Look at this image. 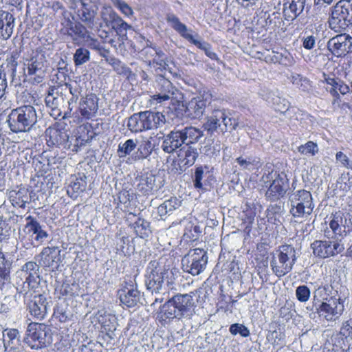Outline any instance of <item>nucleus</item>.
<instances>
[{
    "label": "nucleus",
    "instance_id": "obj_4",
    "mask_svg": "<svg viewBox=\"0 0 352 352\" xmlns=\"http://www.w3.org/2000/svg\"><path fill=\"white\" fill-rule=\"evenodd\" d=\"M298 258L296 250L291 245H283L274 254L270 267L272 272L278 278L289 273Z\"/></svg>",
    "mask_w": 352,
    "mask_h": 352
},
{
    "label": "nucleus",
    "instance_id": "obj_33",
    "mask_svg": "<svg viewBox=\"0 0 352 352\" xmlns=\"http://www.w3.org/2000/svg\"><path fill=\"white\" fill-rule=\"evenodd\" d=\"M223 116V111L215 110L210 116L208 117L206 122L204 124V129L211 134L214 131L221 132V118Z\"/></svg>",
    "mask_w": 352,
    "mask_h": 352
},
{
    "label": "nucleus",
    "instance_id": "obj_24",
    "mask_svg": "<svg viewBox=\"0 0 352 352\" xmlns=\"http://www.w3.org/2000/svg\"><path fill=\"white\" fill-rule=\"evenodd\" d=\"M3 344L7 352H24L19 338V332L16 329L5 330Z\"/></svg>",
    "mask_w": 352,
    "mask_h": 352
},
{
    "label": "nucleus",
    "instance_id": "obj_51",
    "mask_svg": "<svg viewBox=\"0 0 352 352\" xmlns=\"http://www.w3.org/2000/svg\"><path fill=\"white\" fill-rule=\"evenodd\" d=\"M26 221L27 223L25 226L24 231L30 235L36 234L41 227L40 223L32 216L27 217Z\"/></svg>",
    "mask_w": 352,
    "mask_h": 352
},
{
    "label": "nucleus",
    "instance_id": "obj_57",
    "mask_svg": "<svg viewBox=\"0 0 352 352\" xmlns=\"http://www.w3.org/2000/svg\"><path fill=\"white\" fill-rule=\"evenodd\" d=\"M340 333L346 339H352V318L342 322Z\"/></svg>",
    "mask_w": 352,
    "mask_h": 352
},
{
    "label": "nucleus",
    "instance_id": "obj_31",
    "mask_svg": "<svg viewBox=\"0 0 352 352\" xmlns=\"http://www.w3.org/2000/svg\"><path fill=\"white\" fill-rule=\"evenodd\" d=\"M346 221V219H344V214L341 211L336 212L330 216L329 228L336 237L338 235L341 236L343 232H345L344 221Z\"/></svg>",
    "mask_w": 352,
    "mask_h": 352
},
{
    "label": "nucleus",
    "instance_id": "obj_45",
    "mask_svg": "<svg viewBox=\"0 0 352 352\" xmlns=\"http://www.w3.org/2000/svg\"><path fill=\"white\" fill-rule=\"evenodd\" d=\"M89 59L90 53L89 50L83 47L78 48L74 54V62L76 66H79L87 63Z\"/></svg>",
    "mask_w": 352,
    "mask_h": 352
},
{
    "label": "nucleus",
    "instance_id": "obj_56",
    "mask_svg": "<svg viewBox=\"0 0 352 352\" xmlns=\"http://www.w3.org/2000/svg\"><path fill=\"white\" fill-rule=\"evenodd\" d=\"M296 296L300 302H307L310 297V290L306 285L298 286L296 289Z\"/></svg>",
    "mask_w": 352,
    "mask_h": 352
},
{
    "label": "nucleus",
    "instance_id": "obj_16",
    "mask_svg": "<svg viewBox=\"0 0 352 352\" xmlns=\"http://www.w3.org/2000/svg\"><path fill=\"white\" fill-rule=\"evenodd\" d=\"M121 304L129 308L137 306L142 300V294L138 289V285L131 280L124 281L121 288L118 291Z\"/></svg>",
    "mask_w": 352,
    "mask_h": 352
},
{
    "label": "nucleus",
    "instance_id": "obj_54",
    "mask_svg": "<svg viewBox=\"0 0 352 352\" xmlns=\"http://www.w3.org/2000/svg\"><path fill=\"white\" fill-rule=\"evenodd\" d=\"M341 79L338 78L333 77H326L324 78V82L327 83V87H326V90L331 94V91H336L338 93V87L340 86Z\"/></svg>",
    "mask_w": 352,
    "mask_h": 352
},
{
    "label": "nucleus",
    "instance_id": "obj_43",
    "mask_svg": "<svg viewBox=\"0 0 352 352\" xmlns=\"http://www.w3.org/2000/svg\"><path fill=\"white\" fill-rule=\"evenodd\" d=\"M61 100H63V98L58 96V88H50L45 100L47 107L54 109L58 107Z\"/></svg>",
    "mask_w": 352,
    "mask_h": 352
},
{
    "label": "nucleus",
    "instance_id": "obj_63",
    "mask_svg": "<svg viewBox=\"0 0 352 352\" xmlns=\"http://www.w3.org/2000/svg\"><path fill=\"white\" fill-rule=\"evenodd\" d=\"M7 88V79L6 73L0 70V99L5 95Z\"/></svg>",
    "mask_w": 352,
    "mask_h": 352
},
{
    "label": "nucleus",
    "instance_id": "obj_62",
    "mask_svg": "<svg viewBox=\"0 0 352 352\" xmlns=\"http://www.w3.org/2000/svg\"><path fill=\"white\" fill-rule=\"evenodd\" d=\"M85 41L88 47L96 51H98L102 45L97 39L92 38L90 35L87 36Z\"/></svg>",
    "mask_w": 352,
    "mask_h": 352
},
{
    "label": "nucleus",
    "instance_id": "obj_13",
    "mask_svg": "<svg viewBox=\"0 0 352 352\" xmlns=\"http://www.w3.org/2000/svg\"><path fill=\"white\" fill-rule=\"evenodd\" d=\"M135 188L144 195H154L164 185V181L159 175L146 172L135 178Z\"/></svg>",
    "mask_w": 352,
    "mask_h": 352
},
{
    "label": "nucleus",
    "instance_id": "obj_34",
    "mask_svg": "<svg viewBox=\"0 0 352 352\" xmlns=\"http://www.w3.org/2000/svg\"><path fill=\"white\" fill-rule=\"evenodd\" d=\"M264 99L269 104L272 105L276 111L285 113L289 108V102L285 98H281L274 93H268Z\"/></svg>",
    "mask_w": 352,
    "mask_h": 352
},
{
    "label": "nucleus",
    "instance_id": "obj_25",
    "mask_svg": "<svg viewBox=\"0 0 352 352\" xmlns=\"http://www.w3.org/2000/svg\"><path fill=\"white\" fill-rule=\"evenodd\" d=\"M144 125L146 131L161 128L166 123L165 116L159 111H142Z\"/></svg>",
    "mask_w": 352,
    "mask_h": 352
},
{
    "label": "nucleus",
    "instance_id": "obj_59",
    "mask_svg": "<svg viewBox=\"0 0 352 352\" xmlns=\"http://www.w3.org/2000/svg\"><path fill=\"white\" fill-rule=\"evenodd\" d=\"M327 292H328V287H326V286L319 287L314 292V298H318V300L319 301H320V300L325 301L326 299L329 298H327Z\"/></svg>",
    "mask_w": 352,
    "mask_h": 352
},
{
    "label": "nucleus",
    "instance_id": "obj_15",
    "mask_svg": "<svg viewBox=\"0 0 352 352\" xmlns=\"http://www.w3.org/2000/svg\"><path fill=\"white\" fill-rule=\"evenodd\" d=\"M156 94L151 96L153 102L162 103L170 99H177L182 95L179 91L168 79L160 76L156 80Z\"/></svg>",
    "mask_w": 352,
    "mask_h": 352
},
{
    "label": "nucleus",
    "instance_id": "obj_20",
    "mask_svg": "<svg viewBox=\"0 0 352 352\" xmlns=\"http://www.w3.org/2000/svg\"><path fill=\"white\" fill-rule=\"evenodd\" d=\"M210 97L199 96L192 98L186 105L185 113L186 116L197 119L201 118L206 110V107L210 104Z\"/></svg>",
    "mask_w": 352,
    "mask_h": 352
},
{
    "label": "nucleus",
    "instance_id": "obj_53",
    "mask_svg": "<svg viewBox=\"0 0 352 352\" xmlns=\"http://www.w3.org/2000/svg\"><path fill=\"white\" fill-rule=\"evenodd\" d=\"M112 3L125 16H131L133 14L132 8L122 0H111Z\"/></svg>",
    "mask_w": 352,
    "mask_h": 352
},
{
    "label": "nucleus",
    "instance_id": "obj_52",
    "mask_svg": "<svg viewBox=\"0 0 352 352\" xmlns=\"http://www.w3.org/2000/svg\"><path fill=\"white\" fill-rule=\"evenodd\" d=\"M230 332L233 336H236V334H239L242 337L246 338L250 336L249 329L243 324L239 323L232 324L230 327Z\"/></svg>",
    "mask_w": 352,
    "mask_h": 352
},
{
    "label": "nucleus",
    "instance_id": "obj_29",
    "mask_svg": "<svg viewBox=\"0 0 352 352\" xmlns=\"http://www.w3.org/2000/svg\"><path fill=\"white\" fill-rule=\"evenodd\" d=\"M9 199L14 207L25 208V204L30 200L28 190L25 188L12 190L9 192Z\"/></svg>",
    "mask_w": 352,
    "mask_h": 352
},
{
    "label": "nucleus",
    "instance_id": "obj_6",
    "mask_svg": "<svg viewBox=\"0 0 352 352\" xmlns=\"http://www.w3.org/2000/svg\"><path fill=\"white\" fill-rule=\"evenodd\" d=\"M46 67V58L42 52L32 51L23 57V74L27 81L33 84L43 82Z\"/></svg>",
    "mask_w": 352,
    "mask_h": 352
},
{
    "label": "nucleus",
    "instance_id": "obj_47",
    "mask_svg": "<svg viewBox=\"0 0 352 352\" xmlns=\"http://www.w3.org/2000/svg\"><path fill=\"white\" fill-rule=\"evenodd\" d=\"M67 32L68 35L70 36L74 41L77 40L78 38L85 39L87 36L85 28L80 23L72 25Z\"/></svg>",
    "mask_w": 352,
    "mask_h": 352
},
{
    "label": "nucleus",
    "instance_id": "obj_12",
    "mask_svg": "<svg viewBox=\"0 0 352 352\" xmlns=\"http://www.w3.org/2000/svg\"><path fill=\"white\" fill-rule=\"evenodd\" d=\"M208 263L207 253L203 249L190 250L182 259V269L193 276L200 274Z\"/></svg>",
    "mask_w": 352,
    "mask_h": 352
},
{
    "label": "nucleus",
    "instance_id": "obj_14",
    "mask_svg": "<svg viewBox=\"0 0 352 352\" xmlns=\"http://www.w3.org/2000/svg\"><path fill=\"white\" fill-rule=\"evenodd\" d=\"M317 310L319 316L327 321H335L344 310V300L340 297L331 296L325 301H322Z\"/></svg>",
    "mask_w": 352,
    "mask_h": 352
},
{
    "label": "nucleus",
    "instance_id": "obj_28",
    "mask_svg": "<svg viewBox=\"0 0 352 352\" xmlns=\"http://www.w3.org/2000/svg\"><path fill=\"white\" fill-rule=\"evenodd\" d=\"M14 17L8 12L0 13V38L8 39L12 34Z\"/></svg>",
    "mask_w": 352,
    "mask_h": 352
},
{
    "label": "nucleus",
    "instance_id": "obj_27",
    "mask_svg": "<svg viewBox=\"0 0 352 352\" xmlns=\"http://www.w3.org/2000/svg\"><path fill=\"white\" fill-rule=\"evenodd\" d=\"M198 155L196 148L190 145H184L179 149L178 153L179 166L181 167L192 166L195 162Z\"/></svg>",
    "mask_w": 352,
    "mask_h": 352
},
{
    "label": "nucleus",
    "instance_id": "obj_38",
    "mask_svg": "<svg viewBox=\"0 0 352 352\" xmlns=\"http://www.w3.org/2000/svg\"><path fill=\"white\" fill-rule=\"evenodd\" d=\"M185 145L195 144L203 136V132L195 127L188 126L180 130Z\"/></svg>",
    "mask_w": 352,
    "mask_h": 352
},
{
    "label": "nucleus",
    "instance_id": "obj_37",
    "mask_svg": "<svg viewBox=\"0 0 352 352\" xmlns=\"http://www.w3.org/2000/svg\"><path fill=\"white\" fill-rule=\"evenodd\" d=\"M127 127L129 131L134 133L146 131L142 111L134 113L129 118Z\"/></svg>",
    "mask_w": 352,
    "mask_h": 352
},
{
    "label": "nucleus",
    "instance_id": "obj_17",
    "mask_svg": "<svg viewBox=\"0 0 352 352\" xmlns=\"http://www.w3.org/2000/svg\"><path fill=\"white\" fill-rule=\"evenodd\" d=\"M327 48L336 57H344L352 52V37L346 34H338L327 42Z\"/></svg>",
    "mask_w": 352,
    "mask_h": 352
},
{
    "label": "nucleus",
    "instance_id": "obj_5",
    "mask_svg": "<svg viewBox=\"0 0 352 352\" xmlns=\"http://www.w3.org/2000/svg\"><path fill=\"white\" fill-rule=\"evenodd\" d=\"M36 121V110L31 105H24L12 109L8 119L9 127L14 133L30 131Z\"/></svg>",
    "mask_w": 352,
    "mask_h": 352
},
{
    "label": "nucleus",
    "instance_id": "obj_60",
    "mask_svg": "<svg viewBox=\"0 0 352 352\" xmlns=\"http://www.w3.org/2000/svg\"><path fill=\"white\" fill-rule=\"evenodd\" d=\"M193 45H196L198 48L200 50L204 51L205 49L208 47L210 44L208 43H206L205 41H201L197 39H195L194 36L190 33L188 36L185 38Z\"/></svg>",
    "mask_w": 352,
    "mask_h": 352
},
{
    "label": "nucleus",
    "instance_id": "obj_2",
    "mask_svg": "<svg viewBox=\"0 0 352 352\" xmlns=\"http://www.w3.org/2000/svg\"><path fill=\"white\" fill-rule=\"evenodd\" d=\"M179 273L178 269L173 266L171 256H162L158 260L150 261L144 274L146 289L153 294H167L169 289L173 288Z\"/></svg>",
    "mask_w": 352,
    "mask_h": 352
},
{
    "label": "nucleus",
    "instance_id": "obj_46",
    "mask_svg": "<svg viewBox=\"0 0 352 352\" xmlns=\"http://www.w3.org/2000/svg\"><path fill=\"white\" fill-rule=\"evenodd\" d=\"M221 132L225 133L226 131H230L236 128L238 126V122L234 119L228 116L223 111V116L221 118Z\"/></svg>",
    "mask_w": 352,
    "mask_h": 352
},
{
    "label": "nucleus",
    "instance_id": "obj_58",
    "mask_svg": "<svg viewBox=\"0 0 352 352\" xmlns=\"http://www.w3.org/2000/svg\"><path fill=\"white\" fill-rule=\"evenodd\" d=\"M336 159L344 168L348 169L352 168V161L350 160L349 158L346 156V155H345L342 152H338L336 155Z\"/></svg>",
    "mask_w": 352,
    "mask_h": 352
},
{
    "label": "nucleus",
    "instance_id": "obj_23",
    "mask_svg": "<svg viewBox=\"0 0 352 352\" xmlns=\"http://www.w3.org/2000/svg\"><path fill=\"white\" fill-rule=\"evenodd\" d=\"M60 252L58 247H45L39 254L40 262L45 267H56L60 263Z\"/></svg>",
    "mask_w": 352,
    "mask_h": 352
},
{
    "label": "nucleus",
    "instance_id": "obj_39",
    "mask_svg": "<svg viewBox=\"0 0 352 352\" xmlns=\"http://www.w3.org/2000/svg\"><path fill=\"white\" fill-rule=\"evenodd\" d=\"M180 204L181 201L177 198L170 197L158 206L157 213L161 217H163L179 208Z\"/></svg>",
    "mask_w": 352,
    "mask_h": 352
},
{
    "label": "nucleus",
    "instance_id": "obj_1",
    "mask_svg": "<svg viewBox=\"0 0 352 352\" xmlns=\"http://www.w3.org/2000/svg\"><path fill=\"white\" fill-rule=\"evenodd\" d=\"M39 265L33 261L27 262L16 273V294L14 296L16 301L23 296L30 316L36 320L44 319L50 309V302L44 294L40 293Z\"/></svg>",
    "mask_w": 352,
    "mask_h": 352
},
{
    "label": "nucleus",
    "instance_id": "obj_10",
    "mask_svg": "<svg viewBox=\"0 0 352 352\" xmlns=\"http://www.w3.org/2000/svg\"><path fill=\"white\" fill-rule=\"evenodd\" d=\"M25 341L34 349L46 346L52 342L51 329L45 324L30 323L28 327Z\"/></svg>",
    "mask_w": 352,
    "mask_h": 352
},
{
    "label": "nucleus",
    "instance_id": "obj_64",
    "mask_svg": "<svg viewBox=\"0 0 352 352\" xmlns=\"http://www.w3.org/2000/svg\"><path fill=\"white\" fill-rule=\"evenodd\" d=\"M316 39L314 36H309L303 39V47L307 50H311L314 47Z\"/></svg>",
    "mask_w": 352,
    "mask_h": 352
},
{
    "label": "nucleus",
    "instance_id": "obj_7",
    "mask_svg": "<svg viewBox=\"0 0 352 352\" xmlns=\"http://www.w3.org/2000/svg\"><path fill=\"white\" fill-rule=\"evenodd\" d=\"M289 212L294 218L307 219L314 208L312 195L306 190H298L289 197Z\"/></svg>",
    "mask_w": 352,
    "mask_h": 352
},
{
    "label": "nucleus",
    "instance_id": "obj_61",
    "mask_svg": "<svg viewBox=\"0 0 352 352\" xmlns=\"http://www.w3.org/2000/svg\"><path fill=\"white\" fill-rule=\"evenodd\" d=\"M236 162L243 169L251 170L254 168V161L250 158L245 159L242 157H239L236 159Z\"/></svg>",
    "mask_w": 352,
    "mask_h": 352
},
{
    "label": "nucleus",
    "instance_id": "obj_21",
    "mask_svg": "<svg viewBox=\"0 0 352 352\" xmlns=\"http://www.w3.org/2000/svg\"><path fill=\"white\" fill-rule=\"evenodd\" d=\"M98 98L94 94H90L81 99L79 104L80 115L85 119L94 117L98 109Z\"/></svg>",
    "mask_w": 352,
    "mask_h": 352
},
{
    "label": "nucleus",
    "instance_id": "obj_32",
    "mask_svg": "<svg viewBox=\"0 0 352 352\" xmlns=\"http://www.w3.org/2000/svg\"><path fill=\"white\" fill-rule=\"evenodd\" d=\"M153 137H142V140L138 147L135 160H144L146 159L152 153L155 148V144L152 142Z\"/></svg>",
    "mask_w": 352,
    "mask_h": 352
},
{
    "label": "nucleus",
    "instance_id": "obj_30",
    "mask_svg": "<svg viewBox=\"0 0 352 352\" xmlns=\"http://www.w3.org/2000/svg\"><path fill=\"white\" fill-rule=\"evenodd\" d=\"M305 0H292L288 6L283 10V15L285 20L292 21L299 16L303 11Z\"/></svg>",
    "mask_w": 352,
    "mask_h": 352
},
{
    "label": "nucleus",
    "instance_id": "obj_44",
    "mask_svg": "<svg viewBox=\"0 0 352 352\" xmlns=\"http://www.w3.org/2000/svg\"><path fill=\"white\" fill-rule=\"evenodd\" d=\"M298 151L303 155L314 156L319 152V148L316 143L308 141L305 144L299 146Z\"/></svg>",
    "mask_w": 352,
    "mask_h": 352
},
{
    "label": "nucleus",
    "instance_id": "obj_26",
    "mask_svg": "<svg viewBox=\"0 0 352 352\" xmlns=\"http://www.w3.org/2000/svg\"><path fill=\"white\" fill-rule=\"evenodd\" d=\"M46 140L49 146L65 147L69 135L64 130L56 128H48L45 131Z\"/></svg>",
    "mask_w": 352,
    "mask_h": 352
},
{
    "label": "nucleus",
    "instance_id": "obj_8",
    "mask_svg": "<svg viewBox=\"0 0 352 352\" xmlns=\"http://www.w3.org/2000/svg\"><path fill=\"white\" fill-rule=\"evenodd\" d=\"M329 27L336 32L345 30L352 24V0H340L333 8Z\"/></svg>",
    "mask_w": 352,
    "mask_h": 352
},
{
    "label": "nucleus",
    "instance_id": "obj_18",
    "mask_svg": "<svg viewBox=\"0 0 352 352\" xmlns=\"http://www.w3.org/2000/svg\"><path fill=\"white\" fill-rule=\"evenodd\" d=\"M76 14L79 20L88 28L94 29L96 26L97 8L91 0H78L76 2Z\"/></svg>",
    "mask_w": 352,
    "mask_h": 352
},
{
    "label": "nucleus",
    "instance_id": "obj_42",
    "mask_svg": "<svg viewBox=\"0 0 352 352\" xmlns=\"http://www.w3.org/2000/svg\"><path fill=\"white\" fill-rule=\"evenodd\" d=\"M133 228L137 235L141 238L147 237L151 233L149 223L140 217H138L135 221Z\"/></svg>",
    "mask_w": 352,
    "mask_h": 352
},
{
    "label": "nucleus",
    "instance_id": "obj_50",
    "mask_svg": "<svg viewBox=\"0 0 352 352\" xmlns=\"http://www.w3.org/2000/svg\"><path fill=\"white\" fill-rule=\"evenodd\" d=\"M83 144V140L80 137L68 136L64 148L69 149L73 152H78L79 148Z\"/></svg>",
    "mask_w": 352,
    "mask_h": 352
},
{
    "label": "nucleus",
    "instance_id": "obj_49",
    "mask_svg": "<svg viewBox=\"0 0 352 352\" xmlns=\"http://www.w3.org/2000/svg\"><path fill=\"white\" fill-rule=\"evenodd\" d=\"M208 174L209 172H204L201 166L196 168L194 177V186L196 188L201 189L204 188V186L206 184L204 179Z\"/></svg>",
    "mask_w": 352,
    "mask_h": 352
},
{
    "label": "nucleus",
    "instance_id": "obj_11",
    "mask_svg": "<svg viewBox=\"0 0 352 352\" xmlns=\"http://www.w3.org/2000/svg\"><path fill=\"white\" fill-rule=\"evenodd\" d=\"M311 248L315 256L323 259L336 256L344 250L342 240L336 236L328 240H316Z\"/></svg>",
    "mask_w": 352,
    "mask_h": 352
},
{
    "label": "nucleus",
    "instance_id": "obj_55",
    "mask_svg": "<svg viewBox=\"0 0 352 352\" xmlns=\"http://www.w3.org/2000/svg\"><path fill=\"white\" fill-rule=\"evenodd\" d=\"M79 285L73 283L72 284L64 283L62 286L61 292L68 296L79 295Z\"/></svg>",
    "mask_w": 352,
    "mask_h": 352
},
{
    "label": "nucleus",
    "instance_id": "obj_41",
    "mask_svg": "<svg viewBox=\"0 0 352 352\" xmlns=\"http://www.w3.org/2000/svg\"><path fill=\"white\" fill-rule=\"evenodd\" d=\"M138 141L133 139H128L124 143L118 145V155L120 158H124L129 155L137 147Z\"/></svg>",
    "mask_w": 352,
    "mask_h": 352
},
{
    "label": "nucleus",
    "instance_id": "obj_3",
    "mask_svg": "<svg viewBox=\"0 0 352 352\" xmlns=\"http://www.w3.org/2000/svg\"><path fill=\"white\" fill-rule=\"evenodd\" d=\"M195 307L194 299L191 295H175L161 307L160 318L162 320H190L195 314Z\"/></svg>",
    "mask_w": 352,
    "mask_h": 352
},
{
    "label": "nucleus",
    "instance_id": "obj_22",
    "mask_svg": "<svg viewBox=\"0 0 352 352\" xmlns=\"http://www.w3.org/2000/svg\"><path fill=\"white\" fill-rule=\"evenodd\" d=\"M164 140L162 149L166 153H172L177 148L185 144L183 136L179 129L171 131L167 135L163 136Z\"/></svg>",
    "mask_w": 352,
    "mask_h": 352
},
{
    "label": "nucleus",
    "instance_id": "obj_19",
    "mask_svg": "<svg viewBox=\"0 0 352 352\" xmlns=\"http://www.w3.org/2000/svg\"><path fill=\"white\" fill-rule=\"evenodd\" d=\"M102 21L107 26H111L118 34H122L131 26L126 23L116 12L111 8H104L101 12Z\"/></svg>",
    "mask_w": 352,
    "mask_h": 352
},
{
    "label": "nucleus",
    "instance_id": "obj_9",
    "mask_svg": "<svg viewBox=\"0 0 352 352\" xmlns=\"http://www.w3.org/2000/svg\"><path fill=\"white\" fill-rule=\"evenodd\" d=\"M261 182L268 188L265 195L272 201L283 197L289 187V180L286 175L273 171L264 174Z\"/></svg>",
    "mask_w": 352,
    "mask_h": 352
},
{
    "label": "nucleus",
    "instance_id": "obj_40",
    "mask_svg": "<svg viewBox=\"0 0 352 352\" xmlns=\"http://www.w3.org/2000/svg\"><path fill=\"white\" fill-rule=\"evenodd\" d=\"M86 188V182L82 178H76L68 186L67 192L69 197L76 199Z\"/></svg>",
    "mask_w": 352,
    "mask_h": 352
},
{
    "label": "nucleus",
    "instance_id": "obj_48",
    "mask_svg": "<svg viewBox=\"0 0 352 352\" xmlns=\"http://www.w3.org/2000/svg\"><path fill=\"white\" fill-rule=\"evenodd\" d=\"M54 316L60 322H66L70 320L72 314L66 307L59 305L54 308Z\"/></svg>",
    "mask_w": 352,
    "mask_h": 352
},
{
    "label": "nucleus",
    "instance_id": "obj_35",
    "mask_svg": "<svg viewBox=\"0 0 352 352\" xmlns=\"http://www.w3.org/2000/svg\"><path fill=\"white\" fill-rule=\"evenodd\" d=\"M166 20L169 25L184 38H186L190 34L187 26L182 23L175 14L168 13L166 15Z\"/></svg>",
    "mask_w": 352,
    "mask_h": 352
},
{
    "label": "nucleus",
    "instance_id": "obj_36",
    "mask_svg": "<svg viewBox=\"0 0 352 352\" xmlns=\"http://www.w3.org/2000/svg\"><path fill=\"white\" fill-rule=\"evenodd\" d=\"M12 262L0 251V289L10 282Z\"/></svg>",
    "mask_w": 352,
    "mask_h": 352
}]
</instances>
